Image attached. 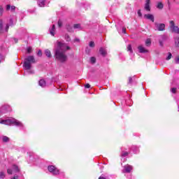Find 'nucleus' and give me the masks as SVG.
Returning <instances> with one entry per match:
<instances>
[{"instance_id":"nucleus-1","label":"nucleus","mask_w":179,"mask_h":179,"mask_svg":"<svg viewBox=\"0 0 179 179\" xmlns=\"http://www.w3.org/2000/svg\"><path fill=\"white\" fill-rule=\"evenodd\" d=\"M57 47L55 49V57L57 61L59 62H66L68 61V56L66 51L71 50V48L64 42L57 41L56 42Z\"/></svg>"},{"instance_id":"nucleus-2","label":"nucleus","mask_w":179,"mask_h":179,"mask_svg":"<svg viewBox=\"0 0 179 179\" xmlns=\"http://www.w3.org/2000/svg\"><path fill=\"white\" fill-rule=\"evenodd\" d=\"M0 124L4 125H15L16 127H23V124L16 119L0 120Z\"/></svg>"},{"instance_id":"nucleus-3","label":"nucleus","mask_w":179,"mask_h":179,"mask_svg":"<svg viewBox=\"0 0 179 179\" xmlns=\"http://www.w3.org/2000/svg\"><path fill=\"white\" fill-rule=\"evenodd\" d=\"M31 64H36V59L34 56H28L25 58L23 66L27 71H30L31 69Z\"/></svg>"},{"instance_id":"nucleus-4","label":"nucleus","mask_w":179,"mask_h":179,"mask_svg":"<svg viewBox=\"0 0 179 179\" xmlns=\"http://www.w3.org/2000/svg\"><path fill=\"white\" fill-rule=\"evenodd\" d=\"M169 27L172 33H176V34H179V28L176 26V23L173 20L169 22Z\"/></svg>"},{"instance_id":"nucleus-5","label":"nucleus","mask_w":179,"mask_h":179,"mask_svg":"<svg viewBox=\"0 0 179 179\" xmlns=\"http://www.w3.org/2000/svg\"><path fill=\"white\" fill-rule=\"evenodd\" d=\"M48 171L52 173L54 176H58L59 174V170L57 167L51 165L48 167Z\"/></svg>"},{"instance_id":"nucleus-6","label":"nucleus","mask_w":179,"mask_h":179,"mask_svg":"<svg viewBox=\"0 0 179 179\" xmlns=\"http://www.w3.org/2000/svg\"><path fill=\"white\" fill-rule=\"evenodd\" d=\"M155 27H157L159 31H163L166 27V24H157V22L155 23Z\"/></svg>"},{"instance_id":"nucleus-7","label":"nucleus","mask_w":179,"mask_h":179,"mask_svg":"<svg viewBox=\"0 0 179 179\" xmlns=\"http://www.w3.org/2000/svg\"><path fill=\"white\" fill-rule=\"evenodd\" d=\"M124 171L123 173H129L130 171H132L133 170V167L132 166L129 165V164H127L124 166Z\"/></svg>"},{"instance_id":"nucleus-8","label":"nucleus","mask_w":179,"mask_h":179,"mask_svg":"<svg viewBox=\"0 0 179 179\" xmlns=\"http://www.w3.org/2000/svg\"><path fill=\"white\" fill-rule=\"evenodd\" d=\"M144 17L148 20H151V22H155V16L152 14H145L144 15Z\"/></svg>"},{"instance_id":"nucleus-9","label":"nucleus","mask_w":179,"mask_h":179,"mask_svg":"<svg viewBox=\"0 0 179 179\" xmlns=\"http://www.w3.org/2000/svg\"><path fill=\"white\" fill-rule=\"evenodd\" d=\"M1 113H8V111H10V106H4L1 108Z\"/></svg>"},{"instance_id":"nucleus-10","label":"nucleus","mask_w":179,"mask_h":179,"mask_svg":"<svg viewBox=\"0 0 179 179\" xmlns=\"http://www.w3.org/2000/svg\"><path fill=\"white\" fill-rule=\"evenodd\" d=\"M16 9V7L15 6H10V4L6 5V10H11V12L15 11Z\"/></svg>"},{"instance_id":"nucleus-11","label":"nucleus","mask_w":179,"mask_h":179,"mask_svg":"<svg viewBox=\"0 0 179 179\" xmlns=\"http://www.w3.org/2000/svg\"><path fill=\"white\" fill-rule=\"evenodd\" d=\"M138 50L139 51V52H141V54H143L145 52H148V50H146L145 48H143V46L142 45H139L138 47Z\"/></svg>"},{"instance_id":"nucleus-12","label":"nucleus","mask_w":179,"mask_h":179,"mask_svg":"<svg viewBox=\"0 0 179 179\" xmlns=\"http://www.w3.org/2000/svg\"><path fill=\"white\" fill-rule=\"evenodd\" d=\"M38 85L41 87H45V86L47 85V83H45V80H44V79L40 80L39 82H38Z\"/></svg>"},{"instance_id":"nucleus-13","label":"nucleus","mask_w":179,"mask_h":179,"mask_svg":"<svg viewBox=\"0 0 179 179\" xmlns=\"http://www.w3.org/2000/svg\"><path fill=\"white\" fill-rule=\"evenodd\" d=\"M50 34L51 36H55V25H52V27L49 29Z\"/></svg>"},{"instance_id":"nucleus-14","label":"nucleus","mask_w":179,"mask_h":179,"mask_svg":"<svg viewBox=\"0 0 179 179\" xmlns=\"http://www.w3.org/2000/svg\"><path fill=\"white\" fill-rule=\"evenodd\" d=\"M99 52L101 55H102L103 57H106V55H107V51L103 48L99 49Z\"/></svg>"},{"instance_id":"nucleus-15","label":"nucleus","mask_w":179,"mask_h":179,"mask_svg":"<svg viewBox=\"0 0 179 179\" xmlns=\"http://www.w3.org/2000/svg\"><path fill=\"white\" fill-rule=\"evenodd\" d=\"M9 26H13V20L12 19H10L9 24L6 25L5 28V31H8V30H9Z\"/></svg>"},{"instance_id":"nucleus-16","label":"nucleus","mask_w":179,"mask_h":179,"mask_svg":"<svg viewBox=\"0 0 179 179\" xmlns=\"http://www.w3.org/2000/svg\"><path fill=\"white\" fill-rule=\"evenodd\" d=\"M45 55H46L48 58H51V57H52V55H51V51H50L48 49L45 50Z\"/></svg>"},{"instance_id":"nucleus-17","label":"nucleus","mask_w":179,"mask_h":179,"mask_svg":"<svg viewBox=\"0 0 179 179\" xmlns=\"http://www.w3.org/2000/svg\"><path fill=\"white\" fill-rule=\"evenodd\" d=\"M3 31H5V29L3 30V21L0 20V33H3Z\"/></svg>"},{"instance_id":"nucleus-18","label":"nucleus","mask_w":179,"mask_h":179,"mask_svg":"<svg viewBox=\"0 0 179 179\" xmlns=\"http://www.w3.org/2000/svg\"><path fill=\"white\" fill-rule=\"evenodd\" d=\"M174 43H175L176 47L179 48V37L178 36H176L174 38Z\"/></svg>"},{"instance_id":"nucleus-19","label":"nucleus","mask_w":179,"mask_h":179,"mask_svg":"<svg viewBox=\"0 0 179 179\" xmlns=\"http://www.w3.org/2000/svg\"><path fill=\"white\" fill-rule=\"evenodd\" d=\"M144 9L148 12H150V3H145Z\"/></svg>"},{"instance_id":"nucleus-20","label":"nucleus","mask_w":179,"mask_h":179,"mask_svg":"<svg viewBox=\"0 0 179 179\" xmlns=\"http://www.w3.org/2000/svg\"><path fill=\"white\" fill-rule=\"evenodd\" d=\"M38 6L41 8H44V6H45V0L41 1H38Z\"/></svg>"},{"instance_id":"nucleus-21","label":"nucleus","mask_w":179,"mask_h":179,"mask_svg":"<svg viewBox=\"0 0 179 179\" xmlns=\"http://www.w3.org/2000/svg\"><path fill=\"white\" fill-rule=\"evenodd\" d=\"M150 44H152V41H150V38H148L146 41H145V45L147 47H149L150 46Z\"/></svg>"},{"instance_id":"nucleus-22","label":"nucleus","mask_w":179,"mask_h":179,"mask_svg":"<svg viewBox=\"0 0 179 179\" xmlns=\"http://www.w3.org/2000/svg\"><path fill=\"white\" fill-rule=\"evenodd\" d=\"M128 155H129V153H128V152L122 151V153H121V157H127V156H128Z\"/></svg>"},{"instance_id":"nucleus-23","label":"nucleus","mask_w":179,"mask_h":179,"mask_svg":"<svg viewBox=\"0 0 179 179\" xmlns=\"http://www.w3.org/2000/svg\"><path fill=\"white\" fill-rule=\"evenodd\" d=\"M157 8L158 9H163L164 8V5L162 3V2H159L158 3L157 6Z\"/></svg>"},{"instance_id":"nucleus-24","label":"nucleus","mask_w":179,"mask_h":179,"mask_svg":"<svg viewBox=\"0 0 179 179\" xmlns=\"http://www.w3.org/2000/svg\"><path fill=\"white\" fill-rule=\"evenodd\" d=\"M3 142H9V137L8 136H3L2 138Z\"/></svg>"},{"instance_id":"nucleus-25","label":"nucleus","mask_w":179,"mask_h":179,"mask_svg":"<svg viewBox=\"0 0 179 179\" xmlns=\"http://www.w3.org/2000/svg\"><path fill=\"white\" fill-rule=\"evenodd\" d=\"M27 52H28V54H31V52H33V49L31 48V47L27 48Z\"/></svg>"},{"instance_id":"nucleus-26","label":"nucleus","mask_w":179,"mask_h":179,"mask_svg":"<svg viewBox=\"0 0 179 179\" xmlns=\"http://www.w3.org/2000/svg\"><path fill=\"white\" fill-rule=\"evenodd\" d=\"M90 61H91V63H92V64H96V57H92L90 58Z\"/></svg>"},{"instance_id":"nucleus-27","label":"nucleus","mask_w":179,"mask_h":179,"mask_svg":"<svg viewBox=\"0 0 179 179\" xmlns=\"http://www.w3.org/2000/svg\"><path fill=\"white\" fill-rule=\"evenodd\" d=\"M127 51H129L131 53L133 52V51H132V46L131 45H128V46H127Z\"/></svg>"},{"instance_id":"nucleus-28","label":"nucleus","mask_w":179,"mask_h":179,"mask_svg":"<svg viewBox=\"0 0 179 179\" xmlns=\"http://www.w3.org/2000/svg\"><path fill=\"white\" fill-rule=\"evenodd\" d=\"M65 38H66V41H71V37L69 36V35L66 34Z\"/></svg>"},{"instance_id":"nucleus-29","label":"nucleus","mask_w":179,"mask_h":179,"mask_svg":"<svg viewBox=\"0 0 179 179\" xmlns=\"http://www.w3.org/2000/svg\"><path fill=\"white\" fill-rule=\"evenodd\" d=\"M3 13V8H2L1 6H0V17L2 16V14Z\"/></svg>"},{"instance_id":"nucleus-30","label":"nucleus","mask_w":179,"mask_h":179,"mask_svg":"<svg viewBox=\"0 0 179 179\" xmlns=\"http://www.w3.org/2000/svg\"><path fill=\"white\" fill-rule=\"evenodd\" d=\"M57 24L59 27H62V21L61 20H59Z\"/></svg>"},{"instance_id":"nucleus-31","label":"nucleus","mask_w":179,"mask_h":179,"mask_svg":"<svg viewBox=\"0 0 179 179\" xmlns=\"http://www.w3.org/2000/svg\"><path fill=\"white\" fill-rule=\"evenodd\" d=\"M172 55L171 53L169 52V55L166 57V61H169V59H171Z\"/></svg>"},{"instance_id":"nucleus-32","label":"nucleus","mask_w":179,"mask_h":179,"mask_svg":"<svg viewBox=\"0 0 179 179\" xmlns=\"http://www.w3.org/2000/svg\"><path fill=\"white\" fill-rule=\"evenodd\" d=\"M73 27H74L75 29H80V24H76L73 25Z\"/></svg>"},{"instance_id":"nucleus-33","label":"nucleus","mask_w":179,"mask_h":179,"mask_svg":"<svg viewBox=\"0 0 179 179\" xmlns=\"http://www.w3.org/2000/svg\"><path fill=\"white\" fill-rule=\"evenodd\" d=\"M0 178H5V173L0 172Z\"/></svg>"},{"instance_id":"nucleus-34","label":"nucleus","mask_w":179,"mask_h":179,"mask_svg":"<svg viewBox=\"0 0 179 179\" xmlns=\"http://www.w3.org/2000/svg\"><path fill=\"white\" fill-rule=\"evenodd\" d=\"M37 55H38V57H42L43 56V52H41V50L38 51Z\"/></svg>"},{"instance_id":"nucleus-35","label":"nucleus","mask_w":179,"mask_h":179,"mask_svg":"<svg viewBox=\"0 0 179 179\" xmlns=\"http://www.w3.org/2000/svg\"><path fill=\"white\" fill-rule=\"evenodd\" d=\"M90 47H91L92 48H93L94 47V42L90 41Z\"/></svg>"},{"instance_id":"nucleus-36","label":"nucleus","mask_w":179,"mask_h":179,"mask_svg":"<svg viewBox=\"0 0 179 179\" xmlns=\"http://www.w3.org/2000/svg\"><path fill=\"white\" fill-rule=\"evenodd\" d=\"M175 63H176V64H179V56H178V57L175 59Z\"/></svg>"},{"instance_id":"nucleus-37","label":"nucleus","mask_w":179,"mask_h":179,"mask_svg":"<svg viewBox=\"0 0 179 179\" xmlns=\"http://www.w3.org/2000/svg\"><path fill=\"white\" fill-rule=\"evenodd\" d=\"M129 85L132 84V77H129V82H128Z\"/></svg>"},{"instance_id":"nucleus-38","label":"nucleus","mask_w":179,"mask_h":179,"mask_svg":"<svg viewBox=\"0 0 179 179\" xmlns=\"http://www.w3.org/2000/svg\"><path fill=\"white\" fill-rule=\"evenodd\" d=\"M85 89H90V84H86L85 85Z\"/></svg>"},{"instance_id":"nucleus-39","label":"nucleus","mask_w":179,"mask_h":179,"mask_svg":"<svg viewBox=\"0 0 179 179\" xmlns=\"http://www.w3.org/2000/svg\"><path fill=\"white\" fill-rule=\"evenodd\" d=\"M176 90H177V88H171V92L172 93H176Z\"/></svg>"},{"instance_id":"nucleus-40","label":"nucleus","mask_w":179,"mask_h":179,"mask_svg":"<svg viewBox=\"0 0 179 179\" xmlns=\"http://www.w3.org/2000/svg\"><path fill=\"white\" fill-rule=\"evenodd\" d=\"M13 169H15V171H19V168L17 167V166L14 165Z\"/></svg>"},{"instance_id":"nucleus-41","label":"nucleus","mask_w":179,"mask_h":179,"mask_svg":"<svg viewBox=\"0 0 179 179\" xmlns=\"http://www.w3.org/2000/svg\"><path fill=\"white\" fill-rule=\"evenodd\" d=\"M137 13H138V16H139L140 17H141V16H142V13L141 12V10H138V12H137Z\"/></svg>"},{"instance_id":"nucleus-42","label":"nucleus","mask_w":179,"mask_h":179,"mask_svg":"<svg viewBox=\"0 0 179 179\" xmlns=\"http://www.w3.org/2000/svg\"><path fill=\"white\" fill-rule=\"evenodd\" d=\"M12 169H8V170H7V173H8V174H12Z\"/></svg>"},{"instance_id":"nucleus-43","label":"nucleus","mask_w":179,"mask_h":179,"mask_svg":"<svg viewBox=\"0 0 179 179\" xmlns=\"http://www.w3.org/2000/svg\"><path fill=\"white\" fill-rule=\"evenodd\" d=\"M67 30H68V31H70V33H71V31H73L72 28H71L70 27H67Z\"/></svg>"},{"instance_id":"nucleus-44","label":"nucleus","mask_w":179,"mask_h":179,"mask_svg":"<svg viewBox=\"0 0 179 179\" xmlns=\"http://www.w3.org/2000/svg\"><path fill=\"white\" fill-rule=\"evenodd\" d=\"M145 3H150V0H145Z\"/></svg>"},{"instance_id":"nucleus-45","label":"nucleus","mask_w":179,"mask_h":179,"mask_svg":"<svg viewBox=\"0 0 179 179\" xmlns=\"http://www.w3.org/2000/svg\"><path fill=\"white\" fill-rule=\"evenodd\" d=\"M122 33H124V34H125V33H126V29H125V28H123V29H122Z\"/></svg>"},{"instance_id":"nucleus-46","label":"nucleus","mask_w":179,"mask_h":179,"mask_svg":"<svg viewBox=\"0 0 179 179\" xmlns=\"http://www.w3.org/2000/svg\"><path fill=\"white\" fill-rule=\"evenodd\" d=\"M99 179H106V178H104V177H103V176H100V177L99 178Z\"/></svg>"},{"instance_id":"nucleus-47","label":"nucleus","mask_w":179,"mask_h":179,"mask_svg":"<svg viewBox=\"0 0 179 179\" xmlns=\"http://www.w3.org/2000/svg\"><path fill=\"white\" fill-rule=\"evenodd\" d=\"M29 73H34V71H29Z\"/></svg>"},{"instance_id":"nucleus-48","label":"nucleus","mask_w":179,"mask_h":179,"mask_svg":"<svg viewBox=\"0 0 179 179\" xmlns=\"http://www.w3.org/2000/svg\"><path fill=\"white\" fill-rule=\"evenodd\" d=\"M74 41L79 42V38H76V39L74 40Z\"/></svg>"},{"instance_id":"nucleus-49","label":"nucleus","mask_w":179,"mask_h":179,"mask_svg":"<svg viewBox=\"0 0 179 179\" xmlns=\"http://www.w3.org/2000/svg\"><path fill=\"white\" fill-rule=\"evenodd\" d=\"M15 43H17V39H15Z\"/></svg>"},{"instance_id":"nucleus-50","label":"nucleus","mask_w":179,"mask_h":179,"mask_svg":"<svg viewBox=\"0 0 179 179\" xmlns=\"http://www.w3.org/2000/svg\"><path fill=\"white\" fill-rule=\"evenodd\" d=\"M160 45H162V42H160Z\"/></svg>"}]
</instances>
